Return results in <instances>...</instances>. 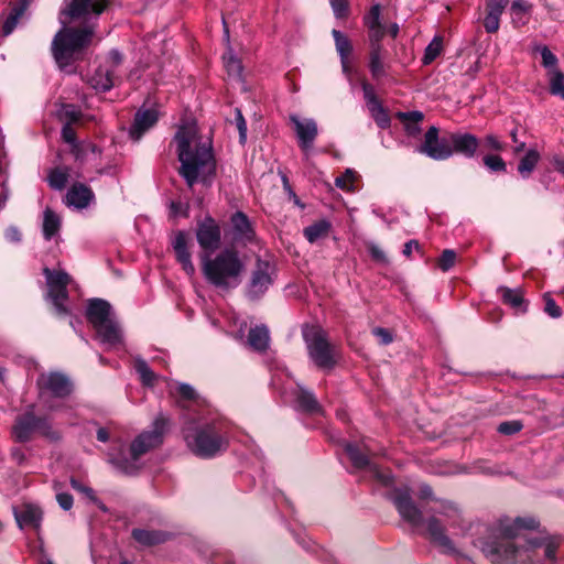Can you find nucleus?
I'll list each match as a JSON object with an SVG mask.
<instances>
[{
	"mask_svg": "<svg viewBox=\"0 0 564 564\" xmlns=\"http://www.w3.org/2000/svg\"><path fill=\"white\" fill-rule=\"evenodd\" d=\"M539 527L534 517H503L471 524L469 535L492 564H555L561 540L546 532L533 534Z\"/></svg>",
	"mask_w": 564,
	"mask_h": 564,
	"instance_id": "obj_1",
	"label": "nucleus"
},
{
	"mask_svg": "<svg viewBox=\"0 0 564 564\" xmlns=\"http://www.w3.org/2000/svg\"><path fill=\"white\" fill-rule=\"evenodd\" d=\"M109 0H65L61 10L63 28L55 34L52 52L58 67L73 73V65L87 47L95 32V23Z\"/></svg>",
	"mask_w": 564,
	"mask_h": 564,
	"instance_id": "obj_2",
	"label": "nucleus"
},
{
	"mask_svg": "<svg viewBox=\"0 0 564 564\" xmlns=\"http://www.w3.org/2000/svg\"><path fill=\"white\" fill-rule=\"evenodd\" d=\"M172 143L180 162L178 174L186 185L210 186L217 170L212 139L202 135L196 123L191 122L178 127Z\"/></svg>",
	"mask_w": 564,
	"mask_h": 564,
	"instance_id": "obj_3",
	"label": "nucleus"
},
{
	"mask_svg": "<svg viewBox=\"0 0 564 564\" xmlns=\"http://www.w3.org/2000/svg\"><path fill=\"white\" fill-rule=\"evenodd\" d=\"M182 435L187 448L195 456L209 459L227 449L231 425L212 408L193 415H184Z\"/></svg>",
	"mask_w": 564,
	"mask_h": 564,
	"instance_id": "obj_4",
	"label": "nucleus"
},
{
	"mask_svg": "<svg viewBox=\"0 0 564 564\" xmlns=\"http://www.w3.org/2000/svg\"><path fill=\"white\" fill-rule=\"evenodd\" d=\"M169 427L170 419L160 413L151 427L140 433L129 447L121 440L113 438L112 447L108 453V462L120 473L135 474L141 467L140 457L162 444Z\"/></svg>",
	"mask_w": 564,
	"mask_h": 564,
	"instance_id": "obj_5",
	"label": "nucleus"
},
{
	"mask_svg": "<svg viewBox=\"0 0 564 564\" xmlns=\"http://www.w3.org/2000/svg\"><path fill=\"white\" fill-rule=\"evenodd\" d=\"M202 272L205 280L221 291L236 289L241 283L245 262L234 249H224L215 256H200Z\"/></svg>",
	"mask_w": 564,
	"mask_h": 564,
	"instance_id": "obj_6",
	"label": "nucleus"
},
{
	"mask_svg": "<svg viewBox=\"0 0 564 564\" xmlns=\"http://www.w3.org/2000/svg\"><path fill=\"white\" fill-rule=\"evenodd\" d=\"M86 317L102 345L108 348H117L122 344V330L113 316L111 305L107 301L90 299L86 307Z\"/></svg>",
	"mask_w": 564,
	"mask_h": 564,
	"instance_id": "obj_7",
	"label": "nucleus"
},
{
	"mask_svg": "<svg viewBox=\"0 0 564 564\" xmlns=\"http://www.w3.org/2000/svg\"><path fill=\"white\" fill-rule=\"evenodd\" d=\"M426 520V533L430 540L444 553H454L453 541L445 534L446 528L462 525V514L457 506L449 501H442L438 508L432 511Z\"/></svg>",
	"mask_w": 564,
	"mask_h": 564,
	"instance_id": "obj_8",
	"label": "nucleus"
},
{
	"mask_svg": "<svg viewBox=\"0 0 564 564\" xmlns=\"http://www.w3.org/2000/svg\"><path fill=\"white\" fill-rule=\"evenodd\" d=\"M272 371V386L281 392L285 401L293 404L295 410L308 414H323V408L313 391L297 382L286 387V382L283 381V376L289 378L290 373L284 366L276 365Z\"/></svg>",
	"mask_w": 564,
	"mask_h": 564,
	"instance_id": "obj_9",
	"label": "nucleus"
},
{
	"mask_svg": "<svg viewBox=\"0 0 564 564\" xmlns=\"http://www.w3.org/2000/svg\"><path fill=\"white\" fill-rule=\"evenodd\" d=\"M40 402L46 411L55 412L62 409V400L70 394L73 384L62 372L42 373L37 379Z\"/></svg>",
	"mask_w": 564,
	"mask_h": 564,
	"instance_id": "obj_10",
	"label": "nucleus"
},
{
	"mask_svg": "<svg viewBox=\"0 0 564 564\" xmlns=\"http://www.w3.org/2000/svg\"><path fill=\"white\" fill-rule=\"evenodd\" d=\"M303 339L310 359L322 369H332L336 364L335 347L328 341L326 333L315 325L302 328Z\"/></svg>",
	"mask_w": 564,
	"mask_h": 564,
	"instance_id": "obj_11",
	"label": "nucleus"
},
{
	"mask_svg": "<svg viewBox=\"0 0 564 564\" xmlns=\"http://www.w3.org/2000/svg\"><path fill=\"white\" fill-rule=\"evenodd\" d=\"M43 273L47 285L46 299L52 303L58 315H67V285L72 283V278L62 269H50L45 267Z\"/></svg>",
	"mask_w": 564,
	"mask_h": 564,
	"instance_id": "obj_12",
	"label": "nucleus"
},
{
	"mask_svg": "<svg viewBox=\"0 0 564 564\" xmlns=\"http://www.w3.org/2000/svg\"><path fill=\"white\" fill-rule=\"evenodd\" d=\"M345 452L355 468L368 470L371 477L386 487L392 485V475L389 471L381 469L369 459V455L372 452L366 443L362 442L359 445L351 442H345Z\"/></svg>",
	"mask_w": 564,
	"mask_h": 564,
	"instance_id": "obj_13",
	"label": "nucleus"
},
{
	"mask_svg": "<svg viewBox=\"0 0 564 564\" xmlns=\"http://www.w3.org/2000/svg\"><path fill=\"white\" fill-rule=\"evenodd\" d=\"M275 267L269 260L258 259L248 284V296L259 299L273 284Z\"/></svg>",
	"mask_w": 564,
	"mask_h": 564,
	"instance_id": "obj_14",
	"label": "nucleus"
},
{
	"mask_svg": "<svg viewBox=\"0 0 564 564\" xmlns=\"http://www.w3.org/2000/svg\"><path fill=\"white\" fill-rule=\"evenodd\" d=\"M451 145V137L448 139L440 138L438 129L432 126L425 132L424 141L417 148V151L433 160L443 161L453 155Z\"/></svg>",
	"mask_w": 564,
	"mask_h": 564,
	"instance_id": "obj_15",
	"label": "nucleus"
},
{
	"mask_svg": "<svg viewBox=\"0 0 564 564\" xmlns=\"http://www.w3.org/2000/svg\"><path fill=\"white\" fill-rule=\"evenodd\" d=\"M171 389L172 392L178 398L181 405L187 409V413L185 415H193L195 412L212 409L209 403L204 398L199 397L191 384L175 382Z\"/></svg>",
	"mask_w": 564,
	"mask_h": 564,
	"instance_id": "obj_16",
	"label": "nucleus"
},
{
	"mask_svg": "<svg viewBox=\"0 0 564 564\" xmlns=\"http://www.w3.org/2000/svg\"><path fill=\"white\" fill-rule=\"evenodd\" d=\"M196 238L204 253L214 251L221 241L220 227L212 217H206L197 226Z\"/></svg>",
	"mask_w": 564,
	"mask_h": 564,
	"instance_id": "obj_17",
	"label": "nucleus"
},
{
	"mask_svg": "<svg viewBox=\"0 0 564 564\" xmlns=\"http://www.w3.org/2000/svg\"><path fill=\"white\" fill-rule=\"evenodd\" d=\"M290 121L294 126L300 148L307 154L318 134L316 121L312 118L301 119L297 115H291Z\"/></svg>",
	"mask_w": 564,
	"mask_h": 564,
	"instance_id": "obj_18",
	"label": "nucleus"
},
{
	"mask_svg": "<svg viewBox=\"0 0 564 564\" xmlns=\"http://www.w3.org/2000/svg\"><path fill=\"white\" fill-rule=\"evenodd\" d=\"M62 138L66 143L72 145V151L75 155V159L79 162H85L87 160H96L100 155V151L94 143H78L76 141V133L72 124L64 123L62 128Z\"/></svg>",
	"mask_w": 564,
	"mask_h": 564,
	"instance_id": "obj_19",
	"label": "nucleus"
},
{
	"mask_svg": "<svg viewBox=\"0 0 564 564\" xmlns=\"http://www.w3.org/2000/svg\"><path fill=\"white\" fill-rule=\"evenodd\" d=\"M393 502L401 518L411 527L416 529L423 524L422 512L412 501L408 491H397L393 496Z\"/></svg>",
	"mask_w": 564,
	"mask_h": 564,
	"instance_id": "obj_20",
	"label": "nucleus"
},
{
	"mask_svg": "<svg viewBox=\"0 0 564 564\" xmlns=\"http://www.w3.org/2000/svg\"><path fill=\"white\" fill-rule=\"evenodd\" d=\"M159 119L158 111L154 109L141 108L135 112L133 123L129 129V135L133 141H139L142 135L151 129Z\"/></svg>",
	"mask_w": 564,
	"mask_h": 564,
	"instance_id": "obj_21",
	"label": "nucleus"
},
{
	"mask_svg": "<svg viewBox=\"0 0 564 564\" xmlns=\"http://www.w3.org/2000/svg\"><path fill=\"white\" fill-rule=\"evenodd\" d=\"M368 67L375 80L388 77L391 63L389 61V53L383 46L376 45L370 50Z\"/></svg>",
	"mask_w": 564,
	"mask_h": 564,
	"instance_id": "obj_22",
	"label": "nucleus"
},
{
	"mask_svg": "<svg viewBox=\"0 0 564 564\" xmlns=\"http://www.w3.org/2000/svg\"><path fill=\"white\" fill-rule=\"evenodd\" d=\"M20 529H39L42 521L41 509L32 503H24L13 509Z\"/></svg>",
	"mask_w": 564,
	"mask_h": 564,
	"instance_id": "obj_23",
	"label": "nucleus"
},
{
	"mask_svg": "<svg viewBox=\"0 0 564 564\" xmlns=\"http://www.w3.org/2000/svg\"><path fill=\"white\" fill-rule=\"evenodd\" d=\"M37 416L33 413V406L19 415L12 427V433L18 442H26L37 431Z\"/></svg>",
	"mask_w": 564,
	"mask_h": 564,
	"instance_id": "obj_24",
	"label": "nucleus"
},
{
	"mask_svg": "<svg viewBox=\"0 0 564 564\" xmlns=\"http://www.w3.org/2000/svg\"><path fill=\"white\" fill-rule=\"evenodd\" d=\"M451 144L453 154L458 153L467 159H471L479 148V140L471 133L457 132L451 134Z\"/></svg>",
	"mask_w": 564,
	"mask_h": 564,
	"instance_id": "obj_25",
	"label": "nucleus"
},
{
	"mask_svg": "<svg viewBox=\"0 0 564 564\" xmlns=\"http://www.w3.org/2000/svg\"><path fill=\"white\" fill-rule=\"evenodd\" d=\"M172 247L176 256L177 262L182 265V269L188 276L195 274V267L192 262L191 252L187 249L186 235L183 231H178L173 240Z\"/></svg>",
	"mask_w": 564,
	"mask_h": 564,
	"instance_id": "obj_26",
	"label": "nucleus"
},
{
	"mask_svg": "<svg viewBox=\"0 0 564 564\" xmlns=\"http://www.w3.org/2000/svg\"><path fill=\"white\" fill-rule=\"evenodd\" d=\"M232 238L237 242H249L254 237L252 225L242 212H236L230 218Z\"/></svg>",
	"mask_w": 564,
	"mask_h": 564,
	"instance_id": "obj_27",
	"label": "nucleus"
},
{
	"mask_svg": "<svg viewBox=\"0 0 564 564\" xmlns=\"http://www.w3.org/2000/svg\"><path fill=\"white\" fill-rule=\"evenodd\" d=\"M94 198L91 189L84 184H74L66 194V204L77 209H83L89 205Z\"/></svg>",
	"mask_w": 564,
	"mask_h": 564,
	"instance_id": "obj_28",
	"label": "nucleus"
},
{
	"mask_svg": "<svg viewBox=\"0 0 564 564\" xmlns=\"http://www.w3.org/2000/svg\"><path fill=\"white\" fill-rule=\"evenodd\" d=\"M332 34H333V37L335 41L336 51L340 57V64H341L343 72H344V74H346L348 76L350 73L348 57H349L350 53L352 52L351 42L344 33H341L338 30H333Z\"/></svg>",
	"mask_w": 564,
	"mask_h": 564,
	"instance_id": "obj_29",
	"label": "nucleus"
},
{
	"mask_svg": "<svg viewBox=\"0 0 564 564\" xmlns=\"http://www.w3.org/2000/svg\"><path fill=\"white\" fill-rule=\"evenodd\" d=\"M498 293L500 294L503 303L509 305L517 313H524L527 311V304L521 289L500 286L498 289Z\"/></svg>",
	"mask_w": 564,
	"mask_h": 564,
	"instance_id": "obj_30",
	"label": "nucleus"
},
{
	"mask_svg": "<svg viewBox=\"0 0 564 564\" xmlns=\"http://www.w3.org/2000/svg\"><path fill=\"white\" fill-rule=\"evenodd\" d=\"M132 536L141 545L152 546L165 542L169 533L160 530L134 529Z\"/></svg>",
	"mask_w": 564,
	"mask_h": 564,
	"instance_id": "obj_31",
	"label": "nucleus"
},
{
	"mask_svg": "<svg viewBox=\"0 0 564 564\" xmlns=\"http://www.w3.org/2000/svg\"><path fill=\"white\" fill-rule=\"evenodd\" d=\"M397 117L403 123L405 133L409 137L416 138L420 135V123L424 118L421 111L398 112Z\"/></svg>",
	"mask_w": 564,
	"mask_h": 564,
	"instance_id": "obj_32",
	"label": "nucleus"
},
{
	"mask_svg": "<svg viewBox=\"0 0 564 564\" xmlns=\"http://www.w3.org/2000/svg\"><path fill=\"white\" fill-rule=\"evenodd\" d=\"M270 341L269 329L264 325H259L249 330L248 345L256 351H264Z\"/></svg>",
	"mask_w": 564,
	"mask_h": 564,
	"instance_id": "obj_33",
	"label": "nucleus"
},
{
	"mask_svg": "<svg viewBox=\"0 0 564 564\" xmlns=\"http://www.w3.org/2000/svg\"><path fill=\"white\" fill-rule=\"evenodd\" d=\"M62 220L61 217L51 208L43 212L42 231L46 240H51L58 236Z\"/></svg>",
	"mask_w": 564,
	"mask_h": 564,
	"instance_id": "obj_34",
	"label": "nucleus"
},
{
	"mask_svg": "<svg viewBox=\"0 0 564 564\" xmlns=\"http://www.w3.org/2000/svg\"><path fill=\"white\" fill-rule=\"evenodd\" d=\"M332 224L327 219H319L303 229V235L310 243H315L318 240L328 236Z\"/></svg>",
	"mask_w": 564,
	"mask_h": 564,
	"instance_id": "obj_35",
	"label": "nucleus"
},
{
	"mask_svg": "<svg viewBox=\"0 0 564 564\" xmlns=\"http://www.w3.org/2000/svg\"><path fill=\"white\" fill-rule=\"evenodd\" d=\"M540 153L535 149H529L518 164V172L522 178H529L540 161Z\"/></svg>",
	"mask_w": 564,
	"mask_h": 564,
	"instance_id": "obj_36",
	"label": "nucleus"
},
{
	"mask_svg": "<svg viewBox=\"0 0 564 564\" xmlns=\"http://www.w3.org/2000/svg\"><path fill=\"white\" fill-rule=\"evenodd\" d=\"M133 367L137 373L139 375V378L143 386H154L155 381L158 380V376L152 371V369L149 367L148 362L143 358L135 357Z\"/></svg>",
	"mask_w": 564,
	"mask_h": 564,
	"instance_id": "obj_37",
	"label": "nucleus"
},
{
	"mask_svg": "<svg viewBox=\"0 0 564 564\" xmlns=\"http://www.w3.org/2000/svg\"><path fill=\"white\" fill-rule=\"evenodd\" d=\"M532 6L527 0H513L511 4L512 21L517 25H524L528 22Z\"/></svg>",
	"mask_w": 564,
	"mask_h": 564,
	"instance_id": "obj_38",
	"label": "nucleus"
},
{
	"mask_svg": "<svg viewBox=\"0 0 564 564\" xmlns=\"http://www.w3.org/2000/svg\"><path fill=\"white\" fill-rule=\"evenodd\" d=\"M96 90L107 91L113 86V79L109 70L98 68L89 80Z\"/></svg>",
	"mask_w": 564,
	"mask_h": 564,
	"instance_id": "obj_39",
	"label": "nucleus"
},
{
	"mask_svg": "<svg viewBox=\"0 0 564 564\" xmlns=\"http://www.w3.org/2000/svg\"><path fill=\"white\" fill-rule=\"evenodd\" d=\"M24 10H25V8L22 4L14 6L11 9V11H10L9 15L7 17V19L3 23V26H2V32H3L4 36H8L13 32V30L18 25L19 20L24 14Z\"/></svg>",
	"mask_w": 564,
	"mask_h": 564,
	"instance_id": "obj_40",
	"label": "nucleus"
},
{
	"mask_svg": "<svg viewBox=\"0 0 564 564\" xmlns=\"http://www.w3.org/2000/svg\"><path fill=\"white\" fill-rule=\"evenodd\" d=\"M443 51V37L434 36L433 40L429 43L424 51V55L422 62L424 65L431 64L436 57L441 55Z\"/></svg>",
	"mask_w": 564,
	"mask_h": 564,
	"instance_id": "obj_41",
	"label": "nucleus"
},
{
	"mask_svg": "<svg viewBox=\"0 0 564 564\" xmlns=\"http://www.w3.org/2000/svg\"><path fill=\"white\" fill-rule=\"evenodd\" d=\"M6 162L3 154V137L0 134V209H2L8 199L7 176H6Z\"/></svg>",
	"mask_w": 564,
	"mask_h": 564,
	"instance_id": "obj_42",
	"label": "nucleus"
},
{
	"mask_svg": "<svg viewBox=\"0 0 564 564\" xmlns=\"http://www.w3.org/2000/svg\"><path fill=\"white\" fill-rule=\"evenodd\" d=\"M68 171L65 167H56L52 170L47 176L48 184L52 188L63 189L68 182Z\"/></svg>",
	"mask_w": 564,
	"mask_h": 564,
	"instance_id": "obj_43",
	"label": "nucleus"
},
{
	"mask_svg": "<svg viewBox=\"0 0 564 564\" xmlns=\"http://www.w3.org/2000/svg\"><path fill=\"white\" fill-rule=\"evenodd\" d=\"M225 68L230 77L240 78L242 73L241 62L235 56L232 51H228L224 57Z\"/></svg>",
	"mask_w": 564,
	"mask_h": 564,
	"instance_id": "obj_44",
	"label": "nucleus"
},
{
	"mask_svg": "<svg viewBox=\"0 0 564 564\" xmlns=\"http://www.w3.org/2000/svg\"><path fill=\"white\" fill-rule=\"evenodd\" d=\"M549 75L551 94L564 99V74L558 69H552L549 72Z\"/></svg>",
	"mask_w": 564,
	"mask_h": 564,
	"instance_id": "obj_45",
	"label": "nucleus"
},
{
	"mask_svg": "<svg viewBox=\"0 0 564 564\" xmlns=\"http://www.w3.org/2000/svg\"><path fill=\"white\" fill-rule=\"evenodd\" d=\"M357 178V174L354 170L347 169L341 175L335 178V184L343 191H354V183Z\"/></svg>",
	"mask_w": 564,
	"mask_h": 564,
	"instance_id": "obj_46",
	"label": "nucleus"
},
{
	"mask_svg": "<svg viewBox=\"0 0 564 564\" xmlns=\"http://www.w3.org/2000/svg\"><path fill=\"white\" fill-rule=\"evenodd\" d=\"M61 118L66 124H74L82 120V111L74 105H64L59 111Z\"/></svg>",
	"mask_w": 564,
	"mask_h": 564,
	"instance_id": "obj_47",
	"label": "nucleus"
},
{
	"mask_svg": "<svg viewBox=\"0 0 564 564\" xmlns=\"http://www.w3.org/2000/svg\"><path fill=\"white\" fill-rule=\"evenodd\" d=\"M368 110L379 128L387 129L390 127V123H391L390 117L381 104L378 106H373L372 108H370Z\"/></svg>",
	"mask_w": 564,
	"mask_h": 564,
	"instance_id": "obj_48",
	"label": "nucleus"
},
{
	"mask_svg": "<svg viewBox=\"0 0 564 564\" xmlns=\"http://www.w3.org/2000/svg\"><path fill=\"white\" fill-rule=\"evenodd\" d=\"M482 161L485 166L491 172H506L507 170L506 162L499 155L488 154L484 156Z\"/></svg>",
	"mask_w": 564,
	"mask_h": 564,
	"instance_id": "obj_49",
	"label": "nucleus"
},
{
	"mask_svg": "<svg viewBox=\"0 0 564 564\" xmlns=\"http://www.w3.org/2000/svg\"><path fill=\"white\" fill-rule=\"evenodd\" d=\"M70 484H72V487L76 491L84 494L90 501H93L94 503L98 505L100 509L106 510L105 506L96 497L95 491H94L93 488L83 485L82 482H79L76 479H72Z\"/></svg>",
	"mask_w": 564,
	"mask_h": 564,
	"instance_id": "obj_50",
	"label": "nucleus"
},
{
	"mask_svg": "<svg viewBox=\"0 0 564 564\" xmlns=\"http://www.w3.org/2000/svg\"><path fill=\"white\" fill-rule=\"evenodd\" d=\"M381 8L379 4H373L369 12L366 14L364 21L367 29L383 25L380 21Z\"/></svg>",
	"mask_w": 564,
	"mask_h": 564,
	"instance_id": "obj_51",
	"label": "nucleus"
},
{
	"mask_svg": "<svg viewBox=\"0 0 564 564\" xmlns=\"http://www.w3.org/2000/svg\"><path fill=\"white\" fill-rule=\"evenodd\" d=\"M523 427V424L518 420L506 421L498 425L497 431L503 435H513L520 432Z\"/></svg>",
	"mask_w": 564,
	"mask_h": 564,
	"instance_id": "obj_52",
	"label": "nucleus"
},
{
	"mask_svg": "<svg viewBox=\"0 0 564 564\" xmlns=\"http://www.w3.org/2000/svg\"><path fill=\"white\" fill-rule=\"evenodd\" d=\"M501 14L487 11L484 20V28L488 33H495L499 30Z\"/></svg>",
	"mask_w": 564,
	"mask_h": 564,
	"instance_id": "obj_53",
	"label": "nucleus"
},
{
	"mask_svg": "<svg viewBox=\"0 0 564 564\" xmlns=\"http://www.w3.org/2000/svg\"><path fill=\"white\" fill-rule=\"evenodd\" d=\"M368 34H369L370 50H372L376 45L382 46L380 42L386 34V28H384V25L370 28V29H368Z\"/></svg>",
	"mask_w": 564,
	"mask_h": 564,
	"instance_id": "obj_54",
	"label": "nucleus"
},
{
	"mask_svg": "<svg viewBox=\"0 0 564 564\" xmlns=\"http://www.w3.org/2000/svg\"><path fill=\"white\" fill-rule=\"evenodd\" d=\"M538 51L540 52L541 54V57H542V64L545 68H550V70L552 69H556L555 66H556V63H557V58L556 56L549 50L547 46H540L538 48Z\"/></svg>",
	"mask_w": 564,
	"mask_h": 564,
	"instance_id": "obj_55",
	"label": "nucleus"
},
{
	"mask_svg": "<svg viewBox=\"0 0 564 564\" xmlns=\"http://www.w3.org/2000/svg\"><path fill=\"white\" fill-rule=\"evenodd\" d=\"M456 260V253L454 250L446 249L443 251L440 260H438V267L442 271L446 272L448 271L455 263Z\"/></svg>",
	"mask_w": 564,
	"mask_h": 564,
	"instance_id": "obj_56",
	"label": "nucleus"
},
{
	"mask_svg": "<svg viewBox=\"0 0 564 564\" xmlns=\"http://www.w3.org/2000/svg\"><path fill=\"white\" fill-rule=\"evenodd\" d=\"M361 86L368 109L381 104L375 94L373 87L370 84L364 82Z\"/></svg>",
	"mask_w": 564,
	"mask_h": 564,
	"instance_id": "obj_57",
	"label": "nucleus"
},
{
	"mask_svg": "<svg viewBox=\"0 0 564 564\" xmlns=\"http://www.w3.org/2000/svg\"><path fill=\"white\" fill-rule=\"evenodd\" d=\"M545 307L544 311L553 318H558L562 315V308L555 303L550 294H544Z\"/></svg>",
	"mask_w": 564,
	"mask_h": 564,
	"instance_id": "obj_58",
	"label": "nucleus"
},
{
	"mask_svg": "<svg viewBox=\"0 0 564 564\" xmlns=\"http://www.w3.org/2000/svg\"><path fill=\"white\" fill-rule=\"evenodd\" d=\"M330 7L333 9L334 15L337 19H343L348 13V2L347 0H328Z\"/></svg>",
	"mask_w": 564,
	"mask_h": 564,
	"instance_id": "obj_59",
	"label": "nucleus"
},
{
	"mask_svg": "<svg viewBox=\"0 0 564 564\" xmlns=\"http://www.w3.org/2000/svg\"><path fill=\"white\" fill-rule=\"evenodd\" d=\"M37 431L51 440L58 438V434L52 430L51 423L45 417H37Z\"/></svg>",
	"mask_w": 564,
	"mask_h": 564,
	"instance_id": "obj_60",
	"label": "nucleus"
},
{
	"mask_svg": "<svg viewBox=\"0 0 564 564\" xmlns=\"http://www.w3.org/2000/svg\"><path fill=\"white\" fill-rule=\"evenodd\" d=\"M484 142L488 149L494 151H502L505 149V144L495 134L486 135Z\"/></svg>",
	"mask_w": 564,
	"mask_h": 564,
	"instance_id": "obj_61",
	"label": "nucleus"
},
{
	"mask_svg": "<svg viewBox=\"0 0 564 564\" xmlns=\"http://www.w3.org/2000/svg\"><path fill=\"white\" fill-rule=\"evenodd\" d=\"M56 500L63 510H69L73 507V496L68 492H58Z\"/></svg>",
	"mask_w": 564,
	"mask_h": 564,
	"instance_id": "obj_62",
	"label": "nucleus"
},
{
	"mask_svg": "<svg viewBox=\"0 0 564 564\" xmlns=\"http://www.w3.org/2000/svg\"><path fill=\"white\" fill-rule=\"evenodd\" d=\"M509 0H489L487 11L502 14Z\"/></svg>",
	"mask_w": 564,
	"mask_h": 564,
	"instance_id": "obj_63",
	"label": "nucleus"
},
{
	"mask_svg": "<svg viewBox=\"0 0 564 564\" xmlns=\"http://www.w3.org/2000/svg\"><path fill=\"white\" fill-rule=\"evenodd\" d=\"M373 335L379 339V341L383 345H388L392 341V336L390 332L382 327H377L372 330Z\"/></svg>",
	"mask_w": 564,
	"mask_h": 564,
	"instance_id": "obj_64",
	"label": "nucleus"
}]
</instances>
